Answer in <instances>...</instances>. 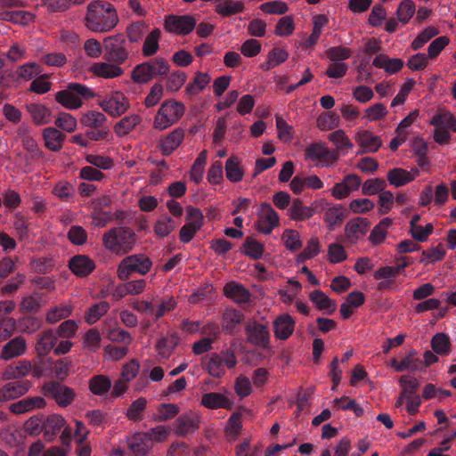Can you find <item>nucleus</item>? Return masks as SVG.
<instances>
[{
    "label": "nucleus",
    "mask_w": 456,
    "mask_h": 456,
    "mask_svg": "<svg viewBox=\"0 0 456 456\" xmlns=\"http://www.w3.org/2000/svg\"><path fill=\"white\" fill-rule=\"evenodd\" d=\"M85 20L89 30L103 33L115 28L118 18L111 4L96 0L88 4Z\"/></svg>",
    "instance_id": "nucleus-1"
},
{
    "label": "nucleus",
    "mask_w": 456,
    "mask_h": 456,
    "mask_svg": "<svg viewBox=\"0 0 456 456\" xmlns=\"http://www.w3.org/2000/svg\"><path fill=\"white\" fill-rule=\"evenodd\" d=\"M102 243L112 254L124 256L135 245V234L126 227H114L104 232Z\"/></svg>",
    "instance_id": "nucleus-2"
},
{
    "label": "nucleus",
    "mask_w": 456,
    "mask_h": 456,
    "mask_svg": "<svg viewBox=\"0 0 456 456\" xmlns=\"http://www.w3.org/2000/svg\"><path fill=\"white\" fill-rule=\"evenodd\" d=\"M153 265L152 260L144 254H134L124 257L118 265L117 276L126 281L134 273L144 276L150 273Z\"/></svg>",
    "instance_id": "nucleus-3"
},
{
    "label": "nucleus",
    "mask_w": 456,
    "mask_h": 456,
    "mask_svg": "<svg viewBox=\"0 0 456 456\" xmlns=\"http://www.w3.org/2000/svg\"><path fill=\"white\" fill-rule=\"evenodd\" d=\"M185 105L176 100H166L158 110L153 126L159 130H164L177 123L184 115Z\"/></svg>",
    "instance_id": "nucleus-4"
},
{
    "label": "nucleus",
    "mask_w": 456,
    "mask_h": 456,
    "mask_svg": "<svg viewBox=\"0 0 456 456\" xmlns=\"http://www.w3.org/2000/svg\"><path fill=\"white\" fill-rule=\"evenodd\" d=\"M95 94L79 83H70L66 90L56 93L55 101L68 110H77L83 105L81 98L93 99Z\"/></svg>",
    "instance_id": "nucleus-5"
},
{
    "label": "nucleus",
    "mask_w": 456,
    "mask_h": 456,
    "mask_svg": "<svg viewBox=\"0 0 456 456\" xmlns=\"http://www.w3.org/2000/svg\"><path fill=\"white\" fill-rule=\"evenodd\" d=\"M101 109L112 118H119L130 108V101L119 90L111 91L98 101Z\"/></svg>",
    "instance_id": "nucleus-6"
},
{
    "label": "nucleus",
    "mask_w": 456,
    "mask_h": 456,
    "mask_svg": "<svg viewBox=\"0 0 456 456\" xmlns=\"http://www.w3.org/2000/svg\"><path fill=\"white\" fill-rule=\"evenodd\" d=\"M237 364L235 354L232 350L213 353L206 362V370L214 378H220L225 374V368L232 369Z\"/></svg>",
    "instance_id": "nucleus-7"
},
{
    "label": "nucleus",
    "mask_w": 456,
    "mask_h": 456,
    "mask_svg": "<svg viewBox=\"0 0 456 456\" xmlns=\"http://www.w3.org/2000/svg\"><path fill=\"white\" fill-rule=\"evenodd\" d=\"M247 341L262 349H268L271 343V336L267 325L256 320H249L244 327Z\"/></svg>",
    "instance_id": "nucleus-8"
},
{
    "label": "nucleus",
    "mask_w": 456,
    "mask_h": 456,
    "mask_svg": "<svg viewBox=\"0 0 456 456\" xmlns=\"http://www.w3.org/2000/svg\"><path fill=\"white\" fill-rule=\"evenodd\" d=\"M105 58L117 64L124 63L128 58L126 41L121 35L108 37L103 40Z\"/></svg>",
    "instance_id": "nucleus-9"
},
{
    "label": "nucleus",
    "mask_w": 456,
    "mask_h": 456,
    "mask_svg": "<svg viewBox=\"0 0 456 456\" xmlns=\"http://www.w3.org/2000/svg\"><path fill=\"white\" fill-rule=\"evenodd\" d=\"M197 24L196 19L191 15H174L165 17L164 28L167 32L178 36L189 35Z\"/></svg>",
    "instance_id": "nucleus-10"
},
{
    "label": "nucleus",
    "mask_w": 456,
    "mask_h": 456,
    "mask_svg": "<svg viewBox=\"0 0 456 456\" xmlns=\"http://www.w3.org/2000/svg\"><path fill=\"white\" fill-rule=\"evenodd\" d=\"M256 229L263 234H269L280 224L278 213L266 202L260 204L257 209Z\"/></svg>",
    "instance_id": "nucleus-11"
},
{
    "label": "nucleus",
    "mask_w": 456,
    "mask_h": 456,
    "mask_svg": "<svg viewBox=\"0 0 456 456\" xmlns=\"http://www.w3.org/2000/svg\"><path fill=\"white\" fill-rule=\"evenodd\" d=\"M44 395L53 398L60 406L69 405L74 398L75 392L72 388L58 382H47L43 387Z\"/></svg>",
    "instance_id": "nucleus-12"
},
{
    "label": "nucleus",
    "mask_w": 456,
    "mask_h": 456,
    "mask_svg": "<svg viewBox=\"0 0 456 456\" xmlns=\"http://www.w3.org/2000/svg\"><path fill=\"white\" fill-rule=\"evenodd\" d=\"M200 416L194 411L180 415L174 424L175 434L178 436H187L200 428Z\"/></svg>",
    "instance_id": "nucleus-13"
},
{
    "label": "nucleus",
    "mask_w": 456,
    "mask_h": 456,
    "mask_svg": "<svg viewBox=\"0 0 456 456\" xmlns=\"http://www.w3.org/2000/svg\"><path fill=\"white\" fill-rule=\"evenodd\" d=\"M305 154L306 159L319 161L323 166L332 164L338 160L337 154L330 151L322 142L310 144L306 147Z\"/></svg>",
    "instance_id": "nucleus-14"
},
{
    "label": "nucleus",
    "mask_w": 456,
    "mask_h": 456,
    "mask_svg": "<svg viewBox=\"0 0 456 456\" xmlns=\"http://www.w3.org/2000/svg\"><path fill=\"white\" fill-rule=\"evenodd\" d=\"M361 183L362 180L357 175H347L332 187L331 195L337 200L346 199L351 192L357 191Z\"/></svg>",
    "instance_id": "nucleus-15"
},
{
    "label": "nucleus",
    "mask_w": 456,
    "mask_h": 456,
    "mask_svg": "<svg viewBox=\"0 0 456 456\" xmlns=\"http://www.w3.org/2000/svg\"><path fill=\"white\" fill-rule=\"evenodd\" d=\"M200 404L210 410H231L233 407V401L230 397V393L228 392H208L201 396Z\"/></svg>",
    "instance_id": "nucleus-16"
},
{
    "label": "nucleus",
    "mask_w": 456,
    "mask_h": 456,
    "mask_svg": "<svg viewBox=\"0 0 456 456\" xmlns=\"http://www.w3.org/2000/svg\"><path fill=\"white\" fill-rule=\"evenodd\" d=\"M296 322L289 314L278 315L273 322V330L276 339L285 341L295 330Z\"/></svg>",
    "instance_id": "nucleus-17"
},
{
    "label": "nucleus",
    "mask_w": 456,
    "mask_h": 456,
    "mask_svg": "<svg viewBox=\"0 0 456 456\" xmlns=\"http://www.w3.org/2000/svg\"><path fill=\"white\" fill-rule=\"evenodd\" d=\"M354 140L361 149V152H376L382 146V140L369 130L358 129Z\"/></svg>",
    "instance_id": "nucleus-18"
},
{
    "label": "nucleus",
    "mask_w": 456,
    "mask_h": 456,
    "mask_svg": "<svg viewBox=\"0 0 456 456\" xmlns=\"http://www.w3.org/2000/svg\"><path fill=\"white\" fill-rule=\"evenodd\" d=\"M27 350V340L23 337L18 336L3 346L0 352V358L4 361H9L25 354Z\"/></svg>",
    "instance_id": "nucleus-19"
},
{
    "label": "nucleus",
    "mask_w": 456,
    "mask_h": 456,
    "mask_svg": "<svg viewBox=\"0 0 456 456\" xmlns=\"http://www.w3.org/2000/svg\"><path fill=\"white\" fill-rule=\"evenodd\" d=\"M112 61H99L92 64L89 68V71L97 77L104 79H113L119 77L123 75L124 69Z\"/></svg>",
    "instance_id": "nucleus-20"
},
{
    "label": "nucleus",
    "mask_w": 456,
    "mask_h": 456,
    "mask_svg": "<svg viewBox=\"0 0 456 456\" xmlns=\"http://www.w3.org/2000/svg\"><path fill=\"white\" fill-rule=\"evenodd\" d=\"M28 389V381L9 382L0 388V402L16 399L25 395Z\"/></svg>",
    "instance_id": "nucleus-21"
},
{
    "label": "nucleus",
    "mask_w": 456,
    "mask_h": 456,
    "mask_svg": "<svg viewBox=\"0 0 456 456\" xmlns=\"http://www.w3.org/2000/svg\"><path fill=\"white\" fill-rule=\"evenodd\" d=\"M244 321V314L238 309L230 307L226 308L222 314L221 326L224 332L233 334L237 325Z\"/></svg>",
    "instance_id": "nucleus-22"
},
{
    "label": "nucleus",
    "mask_w": 456,
    "mask_h": 456,
    "mask_svg": "<svg viewBox=\"0 0 456 456\" xmlns=\"http://www.w3.org/2000/svg\"><path fill=\"white\" fill-rule=\"evenodd\" d=\"M224 294L236 304H245L250 299V292L242 284L230 281L224 287Z\"/></svg>",
    "instance_id": "nucleus-23"
},
{
    "label": "nucleus",
    "mask_w": 456,
    "mask_h": 456,
    "mask_svg": "<svg viewBox=\"0 0 456 456\" xmlns=\"http://www.w3.org/2000/svg\"><path fill=\"white\" fill-rule=\"evenodd\" d=\"M26 109L37 126L49 124L52 120V110L43 103L32 102L27 104Z\"/></svg>",
    "instance_id": "nucleus-24"
},
{
    "label": "nucleus",
    "mask_w": 456,
    "mask_h": 456,
    "mask_svg": "<svg viewBox=\"0 0 456 456\" xmlns=\"http://www.w3.org/2000/svg\"><path fill=\"white\" fill-rule=\"evenodd\" d=\"M391 366L399 372L405 370L415 371L420 369L421 360L417 357V352L411 350L402 360L393 358L390 361Z\"/></svg>",
    "instance_id": "nucleus-25"
},
{
    "label": "nucleus",
    "mask_w": 456,
    "mask_h": 456,
    "mask_svg": "<svg viewBox=\"0 0 456 456\" xmlns=\"http://www.w3.org/2000/svg\"><path fill=\"white\" fill-rule=\"evenodd\" d=\"M69 266L72 273L79 277L87 276L95 268L94 261L84 255L73 256L69 261Z\"/></svg>",
    "instance_id": "nucleus-26"
},
{
    "label": "nucleus",
    "mask_w": 456,
    "mask_h": 456,
    "mask_svg": "<svg viewBox=\"0 0 456 456\" xmlns=\"http://www.w3.org/2000/svg\"><path fill=\"white\" fill-rule=\"evenodd\" d=\"M45 401L41 396L27 397L10 405V411L14 414H23L35 409H42Z\"/></svg>",
    "instance_id": "nucleus-27"
},
{
    "label": "nucleus",
    "mask_w": 456,
    "mask_h": 456,
    "mask_svg": "<svg viewBox=\"0 0 456 456\" xmlns=\"http://www.w3.org/2000/svg\"><path fill=\"white\" fill-rule=\"evenodd\" d=\"M45 146L52 151L61 150L66 135L55 127H46L43 130Z\"/></svg>",
    "instance_id": "nucleus-28"
},
{
    "label": "nucleus",
    "mask_w": 456,
    "mask_h": 456,
    "mask_svg": "<svg viewBox=\"0 0 456 456\" xmlns=\"http://www.w3.org/2000/svg\"><path fill=\"white\" fill-rule=\"evenodd\" d=\"M369 229V224L366 219L356 217L350 220L345 227L346 238L354 242L362 237Z\"/></svg>",
    "instance_id": "nucleus-29"
},
{
    "label": "nucleus",
    "mask_w": 456,
    "mask_h": 456,
    "mask_svg": "<svg viewBox=\"0 0 456 456\" xmlns=\"http://www.w3.org/2000/svg\"><path fill=\"white\" fill-rule=\"evenodd\" d=\"M58 335L53 330L44 331L37 338L36 351L39 356L47 355L55 346Z\"/></svg>",
    "instance_id": "nucleus-30"
},
{
    "label": "nucleus",
    "mask_w": 456,
    "mask_h": 456,
    "mask_svg": "<svg viewBox=\"0 0 456 456\" xmlns=\"http://www.w3.org/2000/svg\"><path fill=\"white\" fill-rule=\"evenodd\" d=\"M418 176L419 171L417 169L407 171L398 167L390 170L387 177L390 184L395 185V187H400L413 181Z\"/></svg>",
    "instance_id": "nucleus-31"
},
{
    "label": "nucleus",
    "mask_w": 456,
    "mask_h": 456,
    "mask_svg": "<svg viewBox=\"0 0 456 456\" xmlns=\"http://www.w3.org/2000/svg\"><path fill=\"white\" fill-rule=\"evenodd\" d=\"M184 138V131L176 128L160 140V149L163 154L170 155L176 150Z\"/></svg>",
    "instance_id": "nucleus-32"
},
{
    "label": "nucleus",
    "mask_w": 456,
    "mask_h": 456,
    "mask_svg": "<svg viewBox=\"0 0 456 456\" xmlns=\"http://www.w3.org/2000/svg\"><path fill=\"white\" fill-rule=\"evenodd\" d=\"M314 213L315 211L313 207L304 206L299 199L294 200L288 210L289 217L297 222L305 221L311 218Z\"/></svg>",
    "instance_id": "nucleus-33"
},
{
    "label": "nucleus",
    "mask_w": 456,
    "mask_h": 456,
    "mask_svg": "<svg viewBox=\"0 0 456 456\" xmlns=\"http://www.w3.org/2000/svg\"><path fill=\"white\" fill-rule=\"evenodd\" d=\"M32 369L30 361L21 360L14 364L9 365L3 372V379L5 380L17 379L28 376Z\"/></svg>",
    "instance_id": "nucleus-34"
},
{
    "label": "nucleus",
    "mask_w": 456,
    "mask_h": 456,
    "mask_svg": "<svg viewBox=\"0 0 456 456\" xmlns=\"http://www.w3.org/2000/svg\"><path fill=\"white\" fill-rule=\"evenodd\" d=\"M142 122V118L138 114H130L119 121H118L114 127V133L118 137H123L127 135L130 132H132L140 123Z\"/></svg>",
    "instance_id": "nucleus-35"
},
{
    "label": "nucleus",
    "mask_w": 456,
    "mask_h": 456,
    "mask_svg": "<svg viewBox=\"0 0 456 456\" xmlns=\"http://www.w3.org/2000/svg\"><path fill=\"white\" fill-rule=\"evenodd\" d=\"M179 344V337L176 334H169L158 340L156 344L157 354L161 359H168Z\"/></svg>",
    "instance_id": "nucleus-36"
},
{
    "label": "nucleus",
    "mask_w": 456,
    "mask_h": 456,
    "mask_svg": "<svg viewBox=\"0 0 456 456\" xmlns=\"http://www.w3.org/2000/svg\"><path fill=\"white\" fill-rule=\"evenodd\" d=\"M226 178L231 183H239L244 177V169L241 166V159L238 156H231L224 166Z\"/></svg>",
    "instance_id": "nucleus-37"
},
{
    "label": "nucleus",
    "mask_w": 456,
    "mask_h": 456,
    "mask_svg": "<svg viewBox=\"0 0 456 456\" xmlns=\"http://www.w3.org/2000/svg\"><path fill=\"white\" fill-rule=\"evenodd\" d=\"M373 65L388 74H395L402 69L403 61L399 58H389L387 54H378L373 60Z\"/></svg>",
    "instance_id": "nucleus-38"
},
{
    "label": "nucleus",
    "mask_w": 456,
    "mask_h": 456,
    "mask_svg": "<svg viewBox=\"0 0 456 456\" xmlns=\"http://www.w3.org/2000/svg\"><path fill=\"white\" fill-rule=\"evenodd\" d=\"M436 129H449L456 132V118L450 111L440 110L430 120Z\"/></svg>",
    "instance_id": "nucleus-39"
},
{
    "label": "nucleus",
    "mask_w": 456,
    "mask_h": 456,
    "mask_svg": "<svg viewBox=\"0 0 456 456\" xmlns=\"http://www.w3.org/2000/svg\"><path fill=\"white\" fill-rule=\"evenodd\" d=\"M215 4L216 12L224 17L240 13L244 10V3L242 1L215 0Z\"/></svg>",
    "instance_id": "nucleus-40"
},
{
    "label": "nucleus",
    "mask_w": 456,
    "mask_h": 456,
    "mask_svg": "<svg viewBox=\"0 0 456 456\" xmlns=\"http://www.w3.org/2000/svg\"><path fill=\"white\" fill-rule=\"evenodd\" d=\"M288 58L289 53L284 48L274 47L268 53L265 61L260 67L264 70H270L285 62Z\"/></svg>",
    "instance_id": "nucleus-41"
},
{
    "label": "nucleus",
    "mask_w": 456,
    "mask_h": 456,
    "mask_svg": "<svg viewBox=\"0 0 456 456\" xmlns=\"http://www.w3.org/2000/svg\"><path fill=\"white\" fill-rule=\"evenodd\" d=\"M309 298L319 310L327 311L328 314H332L337 309L336 301L330 299L321 290H314L311 292Z\"/></svg>",
    "instance_id": "nucleus-42"
},
{
    "label": "nucleus",
    "mask_w": 456,
    "mask_h": 456,
    "mask_svg": "<svg viewBox=\"0 0 456 456\" xmlns=\"http://www.w3.org/2000/svg\"><path fill=\"white\" fill-rule=\"evenodd\" d=\"M80 122L84 126L93 129L108 127L105 114L96 110H89L84 113L80 118Z\"/></svg>",
    "instance_id": "nucleus-43"
},
{
    "label": "nucleus",
    "mask_w": 456,
    "mask_h": 456,
    "mask_svg": "<svg viewBox=\"0 0 456 456\" xmlns=\"http://www.w3.org/2000/svg\"><path fill=\"white\" fill-rule=\"evenodd\" d=\"M210 81L211 77L208 73L197 72L192 81L187 85L185 94L189 96H196L208 86Z\"/></svg>",
    "instance_id": "nucleus-44"
},
{
    "label": "nucleus",
    "mask_w": 456,
    "mask_h": 456,
    "mask_svg": "<svg viewBox=\"0 0 456 456\" xmlns=\"http://www.w3.org/2000/svg\"><path fill=\"white\" fill-rule=\"evenodd\" d=\"M73 312V305L70 303H61L59 305L51 307L45 316L48 323L53 324L57 322L68 318Z\"/></svg>",
    "instance_id": "nucleus-45"
},
{
    "label": "nucleus",
    "mask_w": 456,
    "mask_h": 456,
    "mask_svg": "<svg viewBox=\"0 0 456 456\" xmlns=\"http://www.w3.org/2000/svg\"><path fill=\"white\" fill-rule=\"evenodd\" d=\"M431 347L438 355H448L452 351V344L449 336L443 332L435 334L431 339Z\"/></svg>",
    "instance_id": "nucleus-46"
},
{
    "label": "nucleus",
    "mask_w": 456,
    "mask_h": 456,
    "mask_svg": "<svg viewBox=\"0 0 456 456\" xmlns=\"http://www.w3.org/2000/svg\"><path fill=\"white\" fill-rule=\"evenodd\" d=\"M328 137L329 140L334 144L336 151L338 152H345L354 148V144L350 138L342 129H338L330 133Z\"/></svg>",
    "instance_id": "nucleus-47"
},
{
    "label": "nucleus",
    "mask_w": 456,
    "mask_h": 456,
    "mask_svg": "<svg viewBox=\"0 0 456 456\" xmlns=\"http://www.w3.org/2000/svg\"><path fill=\"white\" fill-rule=\"evenodd\" d=\"M151 71L152 69L148 61L142 62L132 69L130 77L135 84H147L154 77Z\"/></svg>",
    "instance_id": "nucleus-48"
},
{
    "label": "nucleus",
    "mask_w": 456,
    "mask_h": 456,
    "mask_svg": "<svg viewBox=\"0 0 456 456\" xmlns=\"http://www.w3.org/2000/svg\"><path fill=\"white\" fill-rule=\"evenodd\" d=\"M170 434L171 430L168 427L159 425L146 432H141L140 436H142L145 439H150L151 444L152 445L153 443L160 444L167 441Z\"/></svg>",
    "instance_id": "nucleus-49"
},
{
    "label": "nucleus",
    "mask_w": 456,
    "mask_h": 456,
    "mask_svg": "<svg viewBox=\"0 0 456 456\" xmlns=\"http://www.w3.org/2000/svg\"><path fill=\"white\" fill-rule=\"evenodd\" d=\"M160 37L161 31L159 28H154L147 35L142 45V54L144 56H152L159 51Z\"/></svg>",
    "instance_id": "nucleus-50"
},
{
    "label": "nucleus",
    "mask_w": 456,
    "mask_h": 456,
    "mask_svg": "<svg viewBox=\"0 0 456 456\" xmlns=\"http://www.w3.org/2000/svg\"><path fill=\"white\" fill-rule=\"evenodd\" d=\"M111 380L104 375L94 376L89 380L90 391L96 395H103L110 391Z\"/></svg>",
    "instance_id": "nucleus-51"
},
{
    "label": "nucleus",
    "mask_w": 456,
    "mask_h": 456,
    "mask_svg": "<svg viewBox=\"0 0 456 456\" xmlns=\"http://www.w3.org/2000/svg\"><path fill=\"white\" fill-rule=\"evenodd\" d=\"M110 309V305L106 301H100L91 305L85 315L86 322L89 324L97 322Z\"/></svg>",
    "instance_id": "nucleus-52"
},
{
    "label": "nucleus",
    "mask_w": 456,
    "mask_h": 456,
    "mask_svg": "<svg viewBox=\"0 0 456 456\" xmlns=\"http://www.w3.org/2000/svg\"><path fill=\"white\" fill-rule=\"evenodd\" d=\"M180 412L179 407L175 403H160L156 408L153 416L155 421H167L174 419Z\"/></svg>",
    "instance_id": "nucleus-53"
},
{
    "label": "nucleus",
    "mask_w": 456,
    "mask_h": 456,
    "mask_svg": "<svg viewBox=\"0 0 456 456\" xmlns=\"http://www.w3.org/2000/svg\"><path fill=\"white\" fill-rule=\"evenodd\" d=\"M175 228V223L172 217L167 215H163L159 218L157 219L153 231L156 236L158 237H167L168 236Z\"/></svg>",
    "instance_id": "nucleus-54"
},
{
    "label": "nucleus",
    "mask_w": 456,
    "mask_h": 456,
    "mask_svg": "<svg viewBox=\"0 0 456 456\" xmlns=\"http://www.w3.org/2000/svg\"><path fill=\"white\" fill-rule=\"evenodd\" d=\"M242 429L241 415L240 413H232L228 419L225 425V435L231 441H235L240 436Z\"/></svg>",
    "instance_id": "nucleus-55"
},
{
    "label": "nucleus",
    "mask_w": 456,
    "mask_h": 456,
    "mask_svg": "<svg viewBox=\"0 0 456 456\" xmlns=\"http://www.w3.org/2000/svg\"><path fill=\"white\" fill-rule=\"evenodd\" d=\"M41 71V67L37 62H26L16 69L15 75L20 80L29 81Z\"/></svg>",
    "instance_id": "nucleus-56"
},
{
    "label": "nucleus",
    "mask_w": 456,
    "mask_h": 456,
    "mask_svg": "<svg viewBox=\"0 0 456 456\" xmlns=\"http://www.w3.org/2000/svg\"><path fill=\"white\" fill-rule=\"evenodd\" d=\"M54 124L57 127L69 134L74 133L77 128V118L68 112H61L56 118Z\"/></svg>",
    "instance_id": "nucleus-57"
},
{
    "label": "nucleus",
    "mask_w": 456,
    "mask_h": 456,
    "mask_svg": "<svg viewBox=\"0 0 456 456\" xmlns=\"http://www.w3.org/2000/svg\"><path fill=\"white\" fill-rule=\"evenodd\" d=\"M416 12V6L412 0H403L396 10L397 19L403 24H407Z\"/></svg>",
    "instance_id": "nucleus-58"
},
{
    "label": "nucleus",
    "mask_w": 456,
    "mask_h": 456,
    "mask_svg": "<svg viewBox=\"0 0 456 456\" xmlns=\"http://www.w3.org/2000/svg\"><path fill=\"white\" fill-rule=\"evenodd\" d=\"M147 400L144 397H139L134 400L127 408L126 416L133 421H139L142 419V413L146 408Z\"/></svg>",
    "instance_id": "nucleus-59"
},
{
    "label": "nucleus",
    "mask_w": 456,
    "mask_h": 456,
    "mask_svg": "<svg viewBox=\"0 0 456 456\" xmlns=\"http://www.w3.org/2000/svg\"><path fill=\"white\" fill-rule=\"evenodd\" d=\"M399 385L402 388L403 396L418 395L417 391L419 387L418 379L410 375H403L399 379Z\"/></svg>",
    "instance_id": "nucleus-60"
},
{
    "label": "nucleus",
    "mask_w": 456,
    "mask_h": 456,
    "mask_svg": "<svg viewBox=\"0 0 456 456\" xmlns=\"http://www.w3.org/2000/svg\"><path fill=\"white\" fill-rule=\"evenodd\" d=\"M102 336L98 330L91 329L83 338V347L91 352H96L101 347Z\"/></svg>",
    "instance_id": "nucleus-61"
},
{
    "label": "nucleus",
    "mask_w": 456,
    "mask_h": 456,
    "mask_svg": "<svg viewBox=\"0 0 456 456\" xmlns=\"http://www.w3.org/2000/svg\"><path fill=\"white\" fill-rule=\"evenodd\" d=\"M344 217V211L338 205L329 208L324 214V221L330 229H333L336 225L340 224Z\"/></svg>",
    "instance_id": "nucleus-62"
},
{
    "label": "nucleus",
    "mask_w": 456,
    "mask_h": 456,
    "mask_svg": "<svg viewBox=\"0 0 456 456\" xmlns=\"http://www.w3.org/2000/svg\"><path fill=\"white\" fill-rule=\"evenodd\" d=\"M42 305V296L38 292L26 295L22 297L20 307L21 312H33L38 309Z\"/></svg>",
    "instance_id": "nucleus-63"
},
{
    "label": "nucleus",
    "mask_w": 456,
    "mask_h": 456,
    "mask_svg": "<svg viewBox=\"0 0 456 456\" xmlns=\"http://www.w3.org/2000/svg\"><path fill=\"white\" fill-rule=\"evenodd\" d=\"M281 240L285 247L291 251H296L302 247L300 234L298 232L291 229H287L281 235Z\"/></svg>",
    "instance_id": "nucleus-64"
}]
</instances>
